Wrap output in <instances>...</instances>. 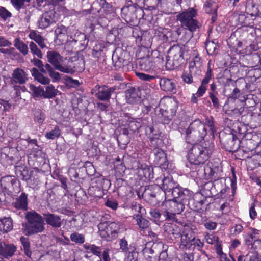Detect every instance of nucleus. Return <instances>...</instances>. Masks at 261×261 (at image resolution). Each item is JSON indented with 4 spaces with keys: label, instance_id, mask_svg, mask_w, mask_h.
<instances>
[{
    "label": "nucleus",
    "instance_id": "nucleus-48",
    "mask_svg": "<svg viewBox=\"0 0 261 261\" xmlns=\"http://www.w3.org/2000/svg\"><path fill=\"white\" fill-rule=\"evenodd\" d=\"M204 226L207 229L214 230L217 227V223L215 222L209 221L205 222L204 224Z\"/></svg>",
    "mask_w": 261,
    "mask_h": 261
},
{
    "label": "nucleus",
    "instance_id": "nucleus-31",
    "mask_svg": "<svg viewBox=\"0 0 261 261\" xmlns=\"http://www.w3.org/2000/svg\"><path fill=\"white\" fill-rule=\"evenodd\" d=\"M134 218L136 219L137 224L140 228L145 229L148 227L149 222L144 218H143L140 215H136L134 217Z\"/></svg>",
    "mask_w": 261,
    "mask_h": 261
},
{
    "label": "nucleus",
    "instance_id": "nucleus-10",
    "mask_svg": "<svg viewBox=\"0 0 261 261\" xmlns=\"http://www.w3.org/2000/svg\"><path fill=\"white\" fill-rule=\"evenodd\" d=\"M194 237L193 230L188 227H185L181 235L180 247L183 249L190 248Z\"/></svg>",
    "mask_w": 261,
    "mask_h": 261
},
{
    "label": "nucleus",
    "instance_id": "nucleus-21",
    "mask_svg": "<svg viewBox=\"0 0 261 261\" xmlns=\"http://www.w3.org/2000/svg\"><path fill=\"white\" fill-rule=\"evenodd\" d=\"M113 91V90L112 88H108L106 86H102L99 87L98 91L96 93V95L97 98L101 100H108L110 98Z\"/></svg>",
    "mask_w": 261,
    "mask_h": 261
},
{
    "label": "nucleus",
    "instance_id": "nucleus-15",
    "mask_svg": "<svg viewBox=\"0 0 261 261\" xmlns=\"http://www.w3.org/2000/svg\"><path fill=\"white\" fill-rule=\"evenodd\" d=\"M1 185L4 189L12 193L15 190V187H17V180L13 176L3 177L1 180Z\"/></svg>",
    "mask_w": 261,
    "mask_h": 261
},
{
    "label": "nucleus",
    "instance_id": "nucleus-27",
    "mask_svg": "<svg viewBox=\"0 0 261 261\" xmlns=\"http://www.w3.org/2000/svg\"><path fill=\"white\" fill-rule=\"evenodd\" d=\"M139 66L142 70L149 71L153 66V63L149 58H145L140 60Z\"/></svg>",
    "mask_w": 261,
    "mask_h": 261
},
{
    "label": "nucleus",
    "instance_id": "nucleus-55",
    "mask_svg": "<svg viewBox=\"0 0 261 261\" xmlns=\"http://www.w3.org/2000/svg\"><path fill=\"white\" fill-rule=\"evenodd\" d=\"M15 50V49L14 48L11 47L9 48H0V52L6 55H11L13 53L14 51Z\"/></svg>",
    "mask_w": 261,
    "mask_h": 261
},
{
    "label": "nucleus",
    "instance_id": "nucleus-46",
    "mask_svg": "<svg viewBox=\"0 0 261 261\" xmlns=\"http://www.w3.org/2000/svg\"><path fill=\"white\" fill-rule=\"evenodd\" d=\"M141 171H142L143 172L144 176L146 178H152V176H151V169L150 167H148L146 166L143 169H140L139 170V172H140Z\"/></svg>",
    "mask_w": 261,
    "mask_h": 261
},
{
    "label": "nucleus",
    "instance_id": "nucleus-47",
    "mask_svg": "<svg viewBox=\"0 0 261 261\" xmlns=\"http://www.w3.org/2000/svg\"><path fill=\"white\" fill-rule=\"evenodd\" d=\"M49 75L50 76V77L52 78L53 82L59 81L61 79L60 73L58 72L55 71L54 70L51 71L49 73Z\"/></svg>",
    "mask_w": 261,
    "mask_h": 261
},
{
    "label": "nucleus",
    "instance_id": "nucleus-61",
    "mask_svg": "<svg viewBox=\"0 0 261 261\" xmlns=\"http://www.w3.org/2000/svg\"><path fill=\"white\" fill-rule=\"evenodd\" d=\"M250 230L251 231V232L249 234V237L252 239H253L255 237V235L258 233V230H256L254 228H250Z\"/></svg>",
    "mask_w": 261,
    "mask_h": 261
},
{
    "label": "nucleus",
    "instance_id": "nucleus-23",
    "mask_svg": "<svg viewBox=\"0 0 261 261\" xmlns=\"http://www.w3.org/2000/svg\"><path fill=\"white\" fill-rule=\"evenodd\" d=\"M29 37L31 39L34 40L41 48H44L46 47L44 39L36 31H31L29 34Z\"/></svg>",
    "mask_w": 261,
    "mask_h": 261
},
{
    "label": "nucleus",
    "instance_id": "nucleus-13",
    "mask_svg": "<svg viewBox=\"0 0 261 261\" xmlns=\"http://www.w3.org/2000/svg\"><path fill=\"white\" fill-rule=\"evenodd\" d=\"M171 196L173 197L174 200H177L184 204L190 199L191 195L189 190L187 189L181 190L177 187L172 192Z\"/></svg>",
    "mask_w": 261,
    "mask_h": 261
},
{
    "label": "nucleus",
    "instance_id": "nucleus-37",
    "mask_svg": "<svg viewBox=\"0 0 261 261\" xmlns=\"http://www.w3.org/2000/svg\"><path fill=\"white\" fill-rule=\"evenodd\" d=\"M205 48L209 55H213L217 48V45L213 41H208L206 43Z\"/></svg>",
    "mask_w": 261,
    "mask_h": 261
},
{
    "label": "nucleus",
    "instance_id": "nucleus-40",
    "mask_svg": "<svg viewBox=\"0 0 261 261\" xmlns=\"http://www.w3.org/2000/svg\"><path fill=\"white\" fill-rule=\"evenodd\" d=\"M35 120L39 123H42L45 119V115L41 111H37L34 114Z\"/></svg>",
    "mask_w": 261,
    "mask_h": 261
},
{
    "label": "nucleus",
    "instance_id": "nucleus-52",
    "mask_svg": "<svg viewBox=\"0 0 261 261\" xmlns=\"http://www.w3.org/2000/svg\"><path fill=\"white\" fill-rule=\"evenodd\" d=\"M0 102L3 105L2 107L3 115L4 111H8L9 110L11 105L8 101H3Z\"/></svg>",
    "mask_w": 261,
    "mask_h": 261
},
{
    "label": "nucleus",
    "instance_id": "nucleus-38",
    "mask_svg": "<svg viewBox=\"0 0 261 261\" xmlns=\"http://www.w3.org/2000/svg\"><path fill=\"white\" fill-rule=\"evenodd\" d=\"M65 83L69 87H77L79 86L80 83L76 80H73L69 77H65Z\"/></svg>",
    "mask_w": 261,
    "mask_h": 261
},
{
    "label": "nucleus",
    "instance_id": "nucleus-45",
    "mask_svg": "<svg viewBox=\"0 0 261 261\" xmlns=\"http://www.w3.org/2000/svg\"><path fill=\"white\" fill-rule=\"evenodd\" d=\"M12 45L11 42L5 37L0 36V47H9Z\"/></svg>",
    "mask_w": 261,
    "mask_h": 261
},
{
    "label": "nucleus",
    "instance_id": "nucleus-63",
    "mask_svg": "<svg viewBox=\"0 0 261 261\" xmlns=\"http://www.w3.org/2000/svg\"><path fill=\"white\" fill-rule=\"evenodd\" d=\"M240 244V241L238 240L235 239L232 241L231 247L233 249H235Z\"/></svg>",
    "mask_w": 261,
    "mask_h": 261
},
{
    "label": "nucleus",
    "instance_id": "nucleus-36",
    "mask_svg": "<svg viewBox=\"0 0 261 261\" xmlns=\"http://www.w3.org/2000/svg\"><path fill=\"white\" fill-rule=\"evenodd\" d=\"M29 47L32 54L38 58H42V54L41 51L38 48L37 45L33 42L30 43Z\"/></svg>",
    "mask_w": 261,
    "mask_h": 261
},
{
    "label": "nucleus",
    "instance_id": "nucleus-42",
    "mask_svg": "<svg viewBox=\"0 0 261 261\" xmlns=\"http://www.w3.org/2000/svg\"><path fill=\"white\" fill-rule=\"evenodd\" d=\"M13 5L17 10H19L24 5L25 1L29 2L30 0H11Z\"/></svg>",
    "mask_w": 261,
    "mask_h": 261
},
{
    "label": "nucleus",
    "instance_id": "nucleus-2",
    "mask_svg": "<svg viewBox=\"0 0 261 261\" xmlns=\"http://www.w3.org/2000/svg\"><path fill=\"white\" fill-rule=\"evenodd\" d=\"M29 226L24 225V233L30 235L42 232L44 229V223L42 217L35 212H29L26 214Z\"/></svg>",
    "mask_w": 261,
    "mask_h": 261
},
{
    "label": "nucleus",
    "instance_id": "nucleus-22",
    "mask_svg": "<svg viewBox=\"0 0 261 261\" xmlns=\"http://www.w3.org/2000/svg\"><path fill=\"white\" fill-rule=\"evenodd\" d=\"M13 228V221L10 217L0 219V231L8 232Z\"/></svg>",
    "mask_w": 261,
    "mask_h": 261
},
{
    "label": "nucleus",
    "instance_id": "nucleus-64",
    "mask_svg": "<svg viewBox=\"0 0 261 261\" xmlns=\"http://www.w3.org/2000/svg\"><path fill=\"white\" fill-rule=\"evenodd\" d=\"M215 170V169H213L211 172H208V174H207L206 175L213 177L214 178H217V175L216 174Z\"/></svg>",
    "mask_w": 261,
    "mask_h": 261
},
{
    "label": "nucleus",
    "instance_id": "nucleus-33",
    "mask_svg": "<svg viewBox=\"0 0 261 261\" xmlns=\"http://www.w3.org/2000/svg\"><path fill=\"white\" fill-rule=\"evenodd\" d=\"M71 240L76 244H82L85 242L84 236L77 232H74L70 235Z\"/></svg>",
    "mask_w": 261,
    "mask_h": 261
},
{
    "label": "nucleus",
    "instance_id": "nucleus-28",
    "mask_svg": "<svg viewBox=\"0 0 261 261\" xmlns=\"http://www.w3.org/2000/svg\"><path fill=\"white\" fill-rule=\"evenodd\" d=\"M83 247L88 253H92L97 256H100L101 251L100 247L94 245L88 244H84Z\"/></svg>",
    "mask_w": 261,
    "mask_h": 261
},
{
    "label": "nucleus",
    "instance_id": "nucleus-51",
    "mask_svg": "<svg viewBox=\"0 0 261 261\" xmlns=\"http://www.w3.org/2000/svg\"><path fill=\"white\" fill-rule=\"evenodd\" d=\"M210 97L213 102L214 107L218 108L219 107V100L217 97L212 93H210Z\"/></svg>",
    "mask_w": 261,
    "mask_h": 261
},
{
    "label": "nucleus",
    "instance_id": "nucleus-1",
    "mask_svg": "<svg viewBox=\"0 0 261 261\" xmlns=\"http://www.w3.org/2000/svg\"><path fill=\"white\" fill-rule=\"evenodd\" d=\"M98 233L101 238L111 241L117 237L118 234L124 230L123 225L119 223L101 222L98 225Z\"/></svg>",
    "mask_w": 261,
    "mask_h": 261
},
{
    "label": "nucleus",
    "instance_id": "nucleus-29",
    "mask_svg": "<svg viewBox=\"0 0 261 261\" xmlns=\"http://www.w3.org/2000/svg\"><path fill=\"white\" fill-rule=\"evenodd\" d=\"M20 241H21L22 245L23 246V250H24L25 254L28 257L30 258L32 255V252L30 249V242H29L28 239H27L24 237H21L20 238Z\"/></svg>",
    "mask_w": 261,
    "mask_h": 261
},
{
    "label": "nucleus",
    "instance_id": "nucleus-3",
    "mask_svg": "<svg viewBox=\"0 0 261 261\" xmlns=\"http://www.w3.org/2000/svg\"><path fill=\"white\" fill-rule=\"evenodd\" d=\"M211 152L208 148L200 144L193 146L188 153V160L193 165L204 164L209 158Z\"/></svg>",
    "mask_w": 261,
    "mask_h": 261
},
{
    "label": "nucleus",
    "instance_id": "nucleus-24",
    "mask_svg": "<svg viewBox=\"0 0 261 261\" xmlns=\"http://www.w3.org/2000/svg\"><path fill=\"white\" fill-rule=\"evenodd\" d=\"M31 73L34 79L42 84L46 85L50 82L49 79L44 76L35 68L31 70Z\"/></svg>",
    "mask_w": 261,
    "mask_h": 261
},
{
    "label": "nucleus",
    "instance_id": "nucleus-9",
    "mask_svg": "<svg viewBox=\"0 0 261 261\" xmlns=\"http://www.w3.org/2000/svg\"><path fill=\"white\" fill-rule=\"evenodd\" d=\"M165 104L167 106V108L165 109L162 108V110L164 111L162 115L165 117L164 122L167 123L175 116L177 106L176 101L171 98L167 99L165 101Z\"/></svg>",
    "mask_w": 261,
    "mask_h": 261
},
{
    "label": "nucleus",
    "instance_id": "nucleus-50",
    "mask_svg": "<svg viewBox=\"0 0 261 261\" xmlns=\"http://www.w3.org/2000/svg\"><path fill=\"white\" fill-rule=\"evenodd\" d=\"M183 81L188 84H191L193 82L192 74L184 73L182 76Z\"/></svg>",
    "mask_w": 261,
    "mask_h": 261
},
{
    "label": "nucleus",
    "instance_id": "nucleus-25",
    "mask_svg": "<svg viewBox=\"0 0 261 261\" xmlns=\"http://www.w3.org/2000/svg\"><path fill=\"white\" fill-rule=\"evenodd\" d=\"M14 206L17 208L26 209L27 207V196L22 193L20 196L16 199L14 203Z\"/></svg>",
    "mask_w": 261,
    "mask_h": 261
},
{
    "label": "nucleus",
    "instance_id": "nucleus-39",
    "mask_svg": "<svg viewBox=\"0 0 261 261\" xmlns=\"http://www.w3.org/2000/svg\"><path fill=\"white\" fill-rule=\"evenodd\" d=\"M193 246L194 248L198 250H201L203 246V243L199 239H196L195 237L192 241L191 246Z\"/></svg>",
    "mask_w": 261,
    "mask_h": 261
},
{
    "label": "nucleus",
    "instance_id": "nucleus-7",
    "mask_svg": "<svg viewBox=\"0 0 261 261\" xmlns=\"http://www.w3.org/2000/svg\"><path fill=\"white\" fill-rule=\"evenodd\" d=\"M165 204L166 206H169L170 207L164 212L163 215L167 219L174 220L176 214L180 213L184 209V204L178 201L177 200L173 199L171 200L170 198H167Z\"/></svg>",
    "mask_w": 261,
    "mask_h": 261
},
{
    "label": "nucleus",
    "instance_id": "nucleus-20",
    "mask_svg": "<svg viewBox=\"0 0 261 261\" xmlns=\"http://www.w3.org/2000/svg\"><path fill=\"white\" fill-rule=\"evenodd\" d=\"M218 8V5L217 3L213 0L207 1L204 5L205 11L207 13L212 14V20L213 22L215 21L217 19V11Z\"/></svg>",
    "mask_w": 261,
    "mask_h": 261
},
{
    "label": "nucleus",
    "instance_id": "nucleus-12",
    "mask_svg": "<svg viewBox=\"0 0 261 261\" xmlns=\"http://www.w3.org/2000/svg\"><path fill=\"white\" fill-rule=\"evenodd\" d=\"M177 188V184L173 181L171 177L168 176L163 179L161 188L164 192L166 199L170 198L172 192Z\"/></svg>",
    "mask_w": 261,
    "mask_h": 261
},
{
    "label": "nucleus",
    "instance_id": "nucleus-19",
    "mask_svg": "<svg viewBox=\"0 0 261 261\" xmlns=\"http://www.w3.org/2000/svg\"><path fill=\"white\" fill-rule=\"evenodd\" d=\"M162 89L165 91L175 93L176 84L174 81L170 79L163 78L160 82Z\"/></svg>",
    "mask_w": 261,
    "mask_h": 261
},
{
    "label": "nucleus",
    "instance_id": "nucleus-59",
    "mask_svg": "<svg viewBox=\"0 0 261 261\" xmlns=\"http://www.w3.org/2000/svg\"><path fill=\"white\" fill-rule=\"evenodd\" d=\"M31 62L34 65L37 66L39 68H40L41 66H42V61L38 59L34 58L31 60Z\"/></svg>",
    "mask_w": 261,
    "mask_h": 261
},
{
    "label": "nucleus",
    "instance_id": "nucleus-54",
    "mask_svg": "<svg viewBox=\"0 0 261 261\" xmlns=\"http://www.w3.org/2000/svg\"><path fill=\"white\" fill-rule=\"evenodd\" d=\"M102 258L103 261H111L109 256V250L108 249H105L102 254Z\"/></svg>",
    "mask_w": 261,
    "mask_h": 261
},
{
    "label": "nucleus",
    "instance_id": "nucleus-17",
    "mask_svg": "<svg viewBox=\"0 0 261 261\" xmlns=\"http://www.w3.org/2000/svg\"><path fill=\"white\" fill-rule=\"evenodd\" d=\"M44 219L48 225L54 228H59L62 225V221L58 215L48 213L44 215Z\"/></svg>",
    "mask_w": 261,
    "mask_h": 261
},
{
    "label": "nucleus",
    "instance_id": "nucleus-8",
    "mask_svg": "<svg viewBox=\"0 0 261 261\" xmlns=\"http://www.w3.org/2000/svg\"><path fill=\"white\" fill-rule=\"evenodd\" d=\"M58 20L56 13L54 11H49L42 14L38 21V27L40 29H45L52 23Z\"/></svg>",
    "mask_w": 261,
    "mask_h": 261
},
{
    "label": "nucleus",
    "instance_id": "nucleus-14",
    "mask_svg": "<svg viewBox=\"0 0 261 261\" xmlns=\"http://www.w3.org/2000/svg\"><path fill=\"white\" fill-rule=\"evenodd\" d=\"M16 251V247L13 244H6L4 242L0 243V257L8 259L12 257Z\"/></svg>",
    "mask_w": 261,
    "mask_h": 261
},
{
    "label": "nucleus",
    "instance_id": "nucleus-62",
    "mask_svg": "<svg viewBox=\"0 0 261 261\" xmlns=\"http://www.w3.org/2000/svg\"><path fill=\"white\" fill-rule=\"evenodd\" d=\"M243 229V226L240 224H237V225H236V226L234 227V232L236 234L240 233L241 232H242Z\"/></svg>",
    "mask_w": 261,
    "mask_h": 261
},
{
    "label": "nucleus",
    "instance_id": "nucleus-44",
    "mask_svg": "<svg viewBox=\"0 0 261 261\" xmlns=\"http://www.w3.org/2000/svg\"><path fill=\"white\" fill-rule=\"evenodd\" d=\"M120 248L124 252H126L128 250H130L131 248H128V244L127 241L124 239H121L120 241Z\"/></svg>",
    "mask_w": 261,
    "mask_h": 261
},
{
    "label": "nucleus",
    "instance_id": "nucleus-34",
    "mask_svg": "<svg viewBox=\"0 0 261 261\" xmlns=\"http://www.w3.org/2000/svg\"><path fill=\"white\" fill-rule=\"evenodd\" d=\"M138 253L135 249H130L125 252V261H135L137 258Z\"/></svg>",
    "mask_w": 261,
    "mask_h": 261
},
{
    "label": "nucleus",
    "instance_id": "nucleus-6",
    "mask_svg": "<svg viewBox=\"0 0 261 261\" xmlns=\"http://www.w3.org/2000/svg\"><path fill=\"white\" fill-rule=\"evenodd\" d=\"M29 89L30 92L32 93L34 97L40 96L45 98H52L55 97L58 92V90L52 85L46 86L44 91L42 87H36L33 84H30Z\"/></svg>",
    "mask_w": 261,
    "mask_h": 261
},
{
    "label": "nucleus",
    "instance_id": "nucleus-57",
    "mask_svg": "<svg viewBox=\"0 0 261 261\" xmlns=\"http://www.w3.org/2000/svg\"><path fill=\"white\" fill-rule=\"evenodd\" d=\"M249 215H250V217L252 219H254L256 217V216L257 215V213H256V210L255 209L254 205H252L251 206L250 210H249Z\"/></svg>",
    "mask_w": 261,
    "mask_h": 261
},
{
    "label": "nucleus",
    "instance_id": "nucleus-56",
    "mask_svg": "<svg viewBox=\"0 0 261 261\" xmlns=\"http://www.w3.org/2000/svg\"><path fill=\"white\" fill-rule=\"evenodd\" d=\"M206 87L205 86L201 85L198 89L196 95L198 97L202 96L205 92Z\"/></svg>",
    "mask_w": 261,
    "mask_h": 261
},
{
    "label": "nucleus",
    "instance_id": "nucleus-26",
    "mask_svg": "<svg viewBox=\"0 0 261 261\" xmlns=\"http://www.w3.org/2000/svg\"><path fill=\"white\" fill-rule=\"evenodd\" d=\"M55 34L56 37L60 41L62 42L65 41L67 39V29L65 27L61 25L55 30Z\"/></svg>",
    "mask_w": 261,
    "mask_h": 261
},
{
    "label": "nucleus",
    "instance_id": "nucleus-53",
    "mask_svg": "<svg viewBox=\"0 0 261 261\" xmlns=\"http://www.w3.org/2000/svg\"><path fill=\"white\" fill-rule=\"evenodd\" d=\"M218 238H216L214 235L210 234L208 235L206 237V241L207 243L213 244L217 241Z\"/></svg>",
    "mask_w": 261,
    "mask_h": 261
},
{
    "label": "nucleus",
    "instance_id": "nucleus-18",
    "mask_svg": "<svg viewBox=\"0 0 261 261\" xmlns=\"http://www.w3.org/2000/svg\"><path fill=\"white\" fill-rule=\"evenodd\" d=\"M27 74L20 68H17L13 71L11 80L12 84L19 83L22 84L27 81Z\"/></svg>",
    "mask_w": 261,
    "mask_h": 261
},
{
    "label": "nucleus",
    "instance_id": "nucleus-49",
    "mask_svg": "<svg viewBox=\"0 0 261 261\" xmlns=\"http://www.w3.org/2000/svg\"><path fill=\"white\" fill-rule=\"evenodd\" d=\"M85 167L86 169L87 172H89V174H93L95 172L94 167L92 164L90 162H86L85 163Z\"/></svg>",
    "mask_w": 261,
    "mask_h": 261
},
{
    "label": "nucleus",
    "instance_id": "nucleus-5",
    "mask_svg": "<svg viewBox=\"0 0 261 261\" xmlns=\"http://www.w3.org/2000/svg\"><path fill=\"white\" fill-rule=\"evenodd\" d=\"M47 58L48 61L56 69L66 73L73 72V70L70 67L63 64L64 59L58 53L49 51L47 53Z\"/></svg>",
    "mask_w": 261,
    "mask_h": 261
},
{
    "label": "nucleus",
    "instance_id": "nucleus-58",
    "mask_svg": "<svg viewBox=\"0 0 261 261\" xmlns=\"http://www.w3.org/2000/svg\"><path fill=\"white\" fill-rule=\"evenodd\" d=\"M10 16L11 13L4 8L3 10H2V12L0 17H2L4 19H6Z\"/></svg>",
    "mask_w": 261,
    "mask_h": 261
},
{
    "label": "nucleus",
    "instance_id": "nucleus-16",
    "mask_svg": "<svg viewBox=\"0 0 261 261\" xmlns=\"http://www.w3.org/2000/svg\"><path fill=\"white\" fill-rule=\"evenodd\" d=\"M192 130L195 135H196V132H198L201 137L206 134L205 125L199 120H196L190 124L186 130L187 135H188L191 134Z\"/></svg>",
    "mask_w": 261,
    "mask_h": 261
},
{
    "label": "nucleus",
    "instance_id": "nucleus-35",
    "mask_svg": "<svg viewBox=\"0 0 261 261\" xmlns=\"http://www.w3.org/2000/svg\"><path fill=\"white\" fill-rule=\"evenodd\" d=\"M61 134L60 129L58 127H55L53 130L46 133L45 136L48 139H54L58 137Z\"/></svg>",
    "mask_w": 261,
    "mask_h": 261
},
{
    "label": "nucleus",
    "instance_id": "nucleus-30",
    "mask_svg": "<svg viewBox=\"0 0 261 261\" xmlns=\"http://www.w3.org/2000/svg\"><path fill=\"white\" fill-rule=\"evenodd\" d=\"M14 45L24 55L28 52V46L19 39H16L14 41Z\"/></svg>",
    "mask_w": 261,
    "mask_h": 261
},
{
    "label": "nucleus",
    "instance_id": "nucleus-32",
    "mask_svg": "<svg viewBox=\"0 0 261 261\" xmlns=\"http://www.w3.org/2000/svg\"><path fill=\"white\" fill-rule=\"evenodd\" d=\"M154 153L155 156V159L157 160L159 164L160 165L162 162H164L166 160L165 154L164 151L159 148L154 149Z\"/></svg>",
    "mask_w": 261,
    "mask_h": 261
},
{
    "label": "nucleus",
    "instance_id": "nucleus-11",
    "mask_svg": "<svg viewBox=\"0 0 261 261\" xmlns=\"http://www.w3.org/2000/svg\"><path fill=\"white\" fill-rule=\"evenodd\" d=\"M193 56L194 57L189 63L190 72L192 74H199L201 71L202 63L196 51H193Z\"/></svg>",
    "mask_w": 261,
    "mask_h": 261
},
{
    "label": "nucleus",
    "instance_id": "nucleus-4",
    "mask_svg": "<svg viewBox=\"0 0 261 261\" xmlns=\"http://www.w3.org/2000/svg\"><path fill=\"white\" fill-rule=\"evenodd\" d=\"M196 12L193 8H190L178 15V19L181 22L182 27L193 32L198 28L197 21L193 19Z\"/></svg>",
    "mask_w": 261,
    "mask_h": 261
},
{
    "label": "nucleus",
    "instance_id": "nucleus-43",
    "mask_svg": "<svg viewBox=\"0 0 261 261\" xmlns=\"http://www.w3.org/2000/svg\"><path fill=\"white\" fill-rule=\"evenodd\" d=\"M106 205L113 210H115L118 207V203L116 200L108 199L106 202Z\"/></svg>",
    "mask_w": 261,
    "mask_h": 261
},
{
    "label": "nucleus",
    "instance_id": "nucleus-41",
    "mask_svg": "<svg viewBox=\"0 0 261 261\" xmlns=\"http://www.w3.org/2000/svg\"><path fill=\"white\" fill-rule=\"evenodd\" d=\"M136 74L140 80L149 81L153 79L154 76L141 72H136Z\"/></svg>",
    "mask_w": 261,
    "mask_h": 261
},
{
    "label": "nucleus",
    "instance_id": "nucleus-60",
    "mask_svg": "<svg viewBox=\"0 0 261 261\" xmlns=\"http://www.w3.org/2000/svg\"><path fill=\"white\" fill-rule=\"evenodd\" d=\"M184 259L185 261H193L194 255L192 254H185L184 255Z\"/></svg>",
    "mask_w": 261,
    "mask_h": 261
}]
</instances>
